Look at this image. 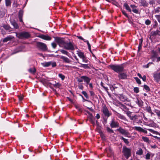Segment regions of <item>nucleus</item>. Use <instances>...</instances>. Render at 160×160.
<instances>
[{
	"label": "nucleus",
	"instance_id": "f257e3e1",
	"mask_svg": "<svg viewBox=\"0 0 160 160\" xmlns=\"http://www.w3.org/2000/svg\"><path fill=\"white\" fill-rule=\"evenodd\" d=\"M127 116L130 119L133 121V123H141L142 121L139 115H134L132 114L131 112L128 111L126 112Z\"/></svg>",
	"mask_w": 160,
	"mask_h": 160
},
{
	"label": "nucleus",
	"instance_id": "f03ea898",
	"mask_svg": "<svg viewBox=\"0 0 160 160\" xmlns=\"http://www.w3.org/2000/svg\"><path fill=\"white\" fill-rule=\"evenodd\" d=\"M109 68L117 73H120L123 71L124 67L122 64H110Z\"/></svg>",
	"mask_w": 160,
	"mask_h": 160
},
{
	"label": "nucleus",
	"instance_id": "7ed1b4c3",
	"mask_svg": "<svg viewBox=\"0 0 160 160\" xmlns=\"http://www.w3.org/2000/svg\"><path fill=\"white\" fill-rule=\"evenodd\" d=\"M16 37L19 39H23L28 38L30 37V34L27 32H23L19 33L15 32Z\"/></svg>",
	"mask_w": 160,
	"mask_h": 160
},
{
	"label": "nucleus",
	"instance_id": "20e7f679",
	"mask_svg": "<svg viewBox=\"0 0 160 160\" xmlns=\"http://www.w3.org/2000/svg\"><path fill=\"white\" fill-rule=\"evenodd\" d=\"M122 152L126 158H128L131 156V149L124 146L122 147Z\"/></svg>",
	"mask_w": 160,
	"mask_h": 160
},
{
	"label": "nucleus",
	"instance_id": "39448f33",
	"mask_svg": "<svg viewBox=\"0 0 160 160\" xmlns=\"http://www.w3.org/2000/svg\"><path fill=\"white\" fill-rule=\"evenodd\" d=\"M36 46L38 48L42 51H45L48 49L46 44L41 42H37Z\"/></svg>",
	"mask_w": 160,
	"mask_h": 160
},
{
	"label": "nucleus",
	"instance_id": "423d86ee",
	"mask_svg": "<svg viewBox=\"0 0 160 160\" xmlns=\"http://www.w3.org/2000/svg\"><path fill=\"white\" fill-rule=\"evenodd\" d=\"M119 132L122 134L124 135L125 137L128 138H130V134L128 131L126 129H123L121 128H120L117 129Z\"/></svg>",
	"mask_w": 160,
	"mask_h": 160
},
{
	"label": "nucleus",
	"instance_id": "0eeeda50",
	"mask_svg": "<svg viewBox=\"0 0 160 160\" xmlns=\"http://www.w3.org/2000/svg\"><path fill=\"white\" fill-rule=\"evenodd\" d=\"M63 47L68 50H74L75 49L73 44L71 42H65Z\"/></svg>",
	"mask_w": 160,
	"mask_h": 160
},
{
	"label": "nucleus",
	"instance_id": "6e6552de",
	"mask_svg": "<svg viewBox=\"0 0 160 160\" xmlns=\"http://www.w3.org/2000/svg\"><path fill=\"white\" fill-rule=\"evenodd\" d=\"M55 41L60 47H63L65 44V41L61 38L56 37L55 39Z\"/></svg>",
	"mask_w": 160,
	"mask_h": 160
},
{
	"label": "nucleus",
	"instance_id": "1a4fd4ad",
	"mask_svg": "<svg viewBox=\"0 0 160 160\" xmlns=\"http://www.w3.org/2000/svg\"><path fill=\"white\" fill-rule=\"evenodd\" d=\"M132 129L135 130L137 131L140 132H142L145 134L147 133V131L145 129H143L140 127L135 126L132 128Z\"/></svg>",
	"mask_w": 160,
	"mask_h": 160
},
{
	"label": "nucleus",
	"instance_id": "9d476101",
	"mask_svg": "<svg viewBox=\"0 0 160 160\" xmlns=\"http://www.w3.org/2000/svg\"><path fill=\"white\" fill-rule=\"evenodd\" d=\"M110 126L112 128H116L119 127V123L114 119L112 120L110 124Z\"/></svg>",
	"mask_w": 160,
	"mask_h": 160
},
{
	"label": "nucleus",
	"instance_id": "9b49d317",
	"mask_svg": "<svg viewBox=\"0 0 160 160\" xmlns=\"http://www.w3.org/2000/svg\"><path fill=\"white\" fill-rule=\"evenodd\" d=\"M102 111L104 114L106 116L108 117L110 116V114L109 113L107 107L104 106L102 108Z\"/></svg>",
	"mask_w": 160,
	"mask_h": 160
},
{
	"label": "nucleus",
	"instance_id": "f8f14e48",
	"mask_svg": "<svg viewBox=\"0 0 160 160\" xmlns=\"http://www.w3.org/2000/svg\"><path fill=\"white\" fill-rule=\"evenodd\" d=\"M159 32V31L158 30L156 31H152L150 33V35L149 37L150 39L152 40V39L153 37L158 35Z\"/></svg>",
	"mask_w": 160,
	"mask_h": 160
},
{
	"label": "nucleus",
	"instance_id": "ddd939ff",
	"mask_svg": "<svg viewBox=\"0 0 160 160\" xmlns=\"http://www.w3.org/2000/svg\"><path fill=\"white\" fill-rule=\"evenodd\" d=\"M127 75L126 73L121 72L118 73V77L119 79H125L127 78Z\"/></svg>",
	"mask_w": 160,
	"mask_h": 160
},
{
	"label": "nucleus",
	"instance_id": "4468645a",
	"mask_svg": "<svg viewBox=\"0 0 160 160\" xmlns=\"http://www.w3.org/2000/svg\"><path fill=\"white\" fill-rule=\"evenodd\" d=\"M119 98L120 100L122 102H129L130 101L128 98L125 95L123 94H120L119 95Z\"/></svg>",
	"mask_w": 160,
	"mask_h": 160
},
{
	"label": "nucleus",
	"instance_id": "2eb2a0df",
	"mask_svg": "<svg viewBox=\"0 0 160 160\" xmlns=\"http://www.w3.org/2000/svg\"><path fill=\"white\" fill-rule=\"evenodd\" d=\"M83 79L85 83L86 84V86H87L91 81V78L86 76H84Z\"/></svg>",
	"mask_w": 160,
	"mask_h": 160
},
{
	"label": "nucleus",
	"instance_id": "dca6fc26",
	"mask_svg": "<svg viewBox=\"0 0 160 160\" xmlns=\"http://www.w3.org/2000/svg\"><path fill=\"white\" fill-rule=\"evenodd\" d=\"M130 7L132 8V11L134 13L136 14L139 13V12L137 8V6L135 5H130Z\"/></svg>",
	"mask_w": 160,
	"mask_h": 160
},
{
	"label": "nucleus",
	"instance_id": "f3484780",
	"mask_svg": "<svg viewBox=\"0 0 160 160\" xmlns=\"http://www.w3.org/2000/svg\"><path fill=\"white\" fill-rule=\"evenodd\" d=\"M38 37L46 40H50L51 39V38L50 36L43 34L40 35Z\"/></svg>",
	"mask_w": 160,
	"mask_h": 160
},
{
	"label": "nucleus",
	"instance_id": "a211bd4d",
	"mask_svg": "<svg viewBox=\"0 0 160 160\" xmlns=\"http://www.w3.org/2000/svg\"><path fill=\"white\" fill-rule=\"evenodd\" d=\"M119 106L120 108H121L122 110L124 111L125 112H126V113L127 112L129 111H128V109L127 107L121 103H119Z\"/></svg>",
	"mask_w": 160,
	"mask_h": 160
},
{
	"label": "nucleus",
	"instance_id": "6ab92c4d",
	"mask_svg": "<svg viewBox=\"0 0 160 160\" xmlns=\"http://www.w3.org/2000/svg\"><path fill=\"white\" fill-rule=\"evenodd\" d=\"M14 38V36L10 35L7 36L6 38H5L3 40L2 42H6L8 41L11 40L12 39Z\"/></svg>",
	"mask_w": 160,
	"mask_h": 160
},
{
	"label": "nucleus",
	"instance_id": "aec40b11",
	"mask_svg": "<svg viewBox=\"0 0 160 160\" xmlns=\"http://www.w3.org/2000/svg\"><path fill=\"white\" fill-rule=\"evenodd\" d=\"M154 78L157 81L160 80V73H154L153 75Z\"/></svg>",
	"mask_w": 160,
	"mask_h": 160
},
{
	"label": "nucleus",
	"instance_id": "412c9836",
	"mask_svg": "<svg viewBox=\"0 0 160 160\" xmlns=\"http://www.w3.org/2000/svg\"><path fill=\"white\" fill-rule=\"evenodd\" d=\"M60 58L62 59L64 62H65L69 63L70 62V59L66 57H64L63 56H61L60 57Z\"/></svg>",
	"mask_w": 160,
	"mask_h": 160
},
{
	"label": "nucleus",
	"instance_id": "4be33fe9",
	"mask_svg": "<svg viewBox=\"0 0 160 160\" xmlns=\"http://www.w3.org/2000/svg\"><path fill=\"white\" fill-rule=\"evenodd\" d=\"M3 28L7 31H8L9 32H10L12 31L11 30V28L10 26L8 24H4L3 25Z\"/></svg>",
	"mask_w": 160,
	"mask_h": 160
},
{
	"label": "nucleus",
	"instance_id": "5701e85b",
	"mask_svg": "<svg viewBox=\"0 0 160 160\" xmlns=\"http://www.w3.org/2000/svg\"><path fill=\"white\" fill-rule=\"evenodd\" d=\"M6 9L5 8H2L0 9V17H3L5 14Z\"/></svg>",
	"mask_w": 160,
	"mask_h": 160
},
{
	"label": "nucleus",
	"instance_id": "b1692460",
	"mask_svg": "<svg viewBox=\"0 0 160 160\" xmlns=\"http://www.w3.org/2000/svg\"><path fill=\"white\" fill-rule=\"evenodd\" d=\"M145 129L147 131V130H148L150 132H152L153 134H155L156 135H160V133L159 132H158L157 131H155L152 129H150V128H147V129L145 128Z\"/></svg>",
	"mask_w": 160,
	"mask_h": 160
},
{
	"label": "nucleus",
	"instance_id": "393cba45",
	"mask_svg": "<svg viewBox=\"0 0 160 160\" xmlns=\"http://www.w3.org/2000/svg\"><path fill=\"white\" fill-rule=\"evenodd\" d=\"M59 51L62 54L66 55H67L68 56L70 57V54L67 51L63 49H61L59 50Z\"/></svg>",
	"mask_w": 160,
	"mask_h": 160
},
{
	"label": "nucleus",
	"instance_id": "a878e982",
	"mask_svg": "<svg viewBox=\"0 0 160 160\" xmlns=\"http://www.w3.org/2000/svg\"><path fill=\"white\" fill-rule=\"evenodd\" d=\"M123 6L127 10H128L129 12H130L131 13V9L129 6L128 5L127 3H124Z\"/></svg>",
	"mask_w": 160,
	"mask_h": 160
},
{
	"label": "nucleus",
	"instance_id": "bb28decb",
	"mask_svg": "<svg viewBox=\"0 0 160 160\" xmlns=\"http://www.w3.org/2000/svg\"><path fill=\"white\" fill-rule=\"evenodd\" d=\"M12 25L13 26L14 28L16 29H17L19 28V26L18 24L15 21H12L11 22Z\"/></svg>",
	"mask_w": 160,
	"mask_h": 160
},
{
	"label": "nucleus",
	"instance_id": "cd10ccee",
	"mask_svg": "<svg viewBox=\"0 0 160 160\" xmlns=\"http://www.w3.org/2000/svg\"><path fill=\"white\" fill-rule=\"evenodd\" d=\"M42 65L44 67H48L50 66L51 64V62H45L42 63Z\"/></svg>",
	"mask_w": 160,
	"mask_h": 160
},
{
	"label": "nucleus",
	"instance_id": "c85d7f7f",
	"mask_svg": "<svg viewBox=\"0 0 160 160\" xmlns=\"http://www.w3.org/2000/svg\"><path fill=\"white\" fill-rule=\"evenodd\" d=\"M77 54L80 58H83V57L85 56L83 53L81 52H79L78 51Z\"/></svg>",
	"mask_w": 160,
	"mask_h": 160
},
{
	"label": "nucleus",
	"instance_id": "c756f323",
	"mask_svg": "<svg viewBox=\"0 0 160 160\" xmlns=\"http://www.w3.org/2000/svg\"><path fill=\"white\" fill-rule=\"evenodd\" d=\"M141 5L143 6H147L148 4L145 0H141L140 2Z\"/></svg>",
	"mask_w": 160,
	"mask_h": 160
},
{
	"label": "nucleus",
	"instance_id": "7c9ffc66",
	"mask_svg": "<svg viewBox=\"0 0 160 160\" xmlns=\"http://www.w3.org/2000/svg\"><path fill=\"white\" fill-rule=\"evenodd\" d=\"M117 116L118 117L121 119H122V120H126V118L125 117L120 114H119V113H118V114H117Z\"/></svg>",
	"mask_w": 160,
	"mask_h": 160
},
{
	"label": "nucleus",
	"instance_id": "2f4dec72",
	"mask_svg": "<svg viewBox=\"0 0 160 160\" xmlns=\"http://www.w3.org/2000/svg\"><path fill=\"white\" fill-rule=\"evenodd\" d=\"M120 139L122 140H123L124 142L126 144H128L129 143V142L128 139H126L124 138L123 137L121 136L120 137Z\"/></svg>",
	"mask_w": 160,
	"mask_h": 160
},
{
	"label": "nucleus",
	"instance_id": "473e14b6",
	"mask_svg": "<svg viewBox=\"0 0 160 160\" xmlns=\"http://www.w3.org/2000/svg\"><path fill=\"white\" fill-rule=\"evenodd\" d=\"M142 139L144 142L147 143H149L150 142V140H149V138L147 137L143 136L142 137Z\"/></svg>",
	"mask_w": 160,
	"mask_h": 160
},
{
	"label": "nucleus",
	"instance_id": "72a5a7b5",
	"mask_svg": "<svg viewBox=\"0 0 160 160\" xmlns=\"http://www.w3.org/2000/svg\"><path fill=\"white\" fill-rule=\"evenodd\" d=\"M143 151L141 148H140L136 152V154L139 155H141L142 154Z\"/></svg>",
	"mask_w": 160,
	"mask_h": 160
},
{
	"label": "nucleus",
	"instance_id": "f704fd0d",
	"mask_svg": "<svg viewBox=\"0 0 160 160\" xmlns=\"http://www.w3.org/2000/svg\"><path fill=\"white\" fill-rule=\"evenodd\" d=\"M136 102L139 106H142V105L143 102L141 100L137 99V100Z\"/></svg>",
	"mask_w": 160,
	"mask_h": 160
},
{
	"label": "nucleus",
	"instance_id": "c9c22d12",
	"mask_svg": "<svg viewBox=\"0 0 160 160\" xmlns=\"http://www.w3.org/2000/svg\"><path fill=\"white\" fill-rule=\"evenodd\" d=\"M152 64H154L152 62H149L147 64L143 65V67L145 68H148Z\"/></svg>",
	"mask_w": 160,
	"mask_h": 160
},
{
	"label": "nucleus",
	"instance_id": "e433bc0d",
	"mask_svg": "<svg viewBox=\"0 0 160 160\" xmlns=\"http://www.w3.org/2000/svg\"><path fill=\"white\" fill-rule=\"evenodd\" d=\"M11 3V2L10 0H5V4L6 6H10Z\"/></svg>",
	"mask_w": 160,
	"mask_h": 160
},
{
	"label": "nucleus",
	"instance_id": "4c0bfd02",
	"mask_svg": "<svg viewBox=\"0 0 160 160\" xmlns=\"http://www.w3.org/2000/svg\"><path fill=\"white\" fill-rule=\"evenodd\" d=\"M84 76H81L80 78H77V81L78 82H82L83 81Z\"/></svg>",
	"mask_w": 160,
	"mask_h": 160
},
{
	"label": "nucleus",
	"instance_id": "58836bf2",
	"mask_svg": "<svg viewBox=\"0 0 160 160\" xmlns=\"http://www.w3.org/2000/svg\"><path fill=\"white\" fill-rule=\"evenodd\" d=\"M81 66H80L81 67H82L84 68L85 69H87V68H89V67L88 66V65L87 64H83L80 63Z\"/></svg>",
	"mask_w": 160,
	"mask_h": 160
},
{
	"label": "nucleus",
	"instance_id": "ea45409f",
	"mask_svg": "<svg viewBox=\"0 0 160 160\" xmlns=\"http://www.w3.org/2000/svg\"><path fill=\"white\" fill-rule=\"evenodd\" d=\"M154 112L156 113L158 117L160 119V111L158 109H155Z\"/></svg>",
	"mask_w": 160,
	"mask_h": 160
},
{
	"label": "nucleus",
	"instance_id": "a19ab883",
	"mask_svg": "<svg viewBox=\"0 0 160 160\" xmlns=\"http://www.w3.org/2000/svg\"><path fill=\"white\" fill-rule=\"evenodd\" d=\"M53 85L54 87L58 88H59L61 86V84L59 82H57L55 84H53Z\"/></svg>",
	"mask_w": 160,
	"mask_h": 160
},
{
	"label": "nucleus",
	"instance_id": "79ce46f5",
	"mask_svg": "<svg viewBox=\"0 0 160 160\" xmlns=\"http://www.w3.org/2000/svg\"><path fill=\"white\" fill-rule=\"evenodd\" d=\"M133 91L134 92L137 93L139 92V88L137 87H134L133 88Z\"/></svg>",
	"mask_w": 160,
	"mask_h": 160
},
{
	"label": "nucleus",
	"instance_id": "37998d69",
	"mask_svg": "<svg viewBox=\"0 0 160 160\" xmlns=\"http://www.w3.org/2000/svg\"><path fill=\"white\" fill-rule=\"evenodd\" d=\"M58 77L61 78L62 80H63L65 78V76L62 73H59L58 74Z\"/></svg>",
	"mask_w": 160,
	"mask_h": 160
},
{
	"label": "nucleus",
	"instance_id": "c03bdc74",
	"mask_svg": "<svg viewBox=\"0 0 160 160\" xmlns=\"http://www.w3.org/2000/svg\"><path fill=\"white\" fill-rule=\"evenodd\" d=\"M160 12V8L158 7L154 9V12L155 13H158Z\"/></svg>",
	"mask_w": 160,
	"mask_h": 160
},
{
	"label": "nucleus",
	"instance_id": "a18cd8bd",
	"mask_svg": "<svg viewBox=\"0 0 160 160\" xmlns=\"http://www.w3.org/2000/svg\"><path fill=\"white\" fill-rule=\"evenodd\" d=\"M82 93L84 96L87 99L88 98V96L86 91H82Z\"/></svg>",
	"mask_w": 160,
	"mask_h": 160
},
{
	"label": "nucleus",
	"instance_id": "49530a36",
	"mask_svg": "<svg viewBox=\"0 0 160 160\" xmlns=\"http://www.w3.org/2000/svg\"><path fill=\"white\" fill-rule=\"evenodd\" d=\"M23 12L22 10H20L19 12L18 13V17H22L23 15Z\"/></svg>",
	"mask_w": 160,
	"mask_h": 160
},
{
	"label": "nucleus",
	"instance_id": "de8ad7c7",
	"mask_svg": "<svg viewBox=\"0 0 160 160\" xmlns=\"http://www.w3.org/2000/svg\"><path fill=\"white\" fill-rule=\"evenodd\" d=\"M134 79L137 82L138 84H141V82L140 79H139L138 77H134Z\"/></svg>",
	"mask_w": 160,
	"mask_h": 160
},
{
	"label": "nucleus",
	"instance_id": "09e8293b",
	"mask_svg": "<svg viewBox=\"0 0 160 160\" xmlns=\"http://www.w3.org/2000/svg\"><path fill=\"white\" fill-rule=\"evenodd\" d=\"M28 71L30 73H33L35 72L36 69L34 68L33 69L30 68L29 69Z\"/></svg>",
	"mask_w": 160,
	"mask_h": 160
},
{
	"label": "nucleus",
	"instance_id": "8fccbe9b",
	"mask_svg": "<svg viewBox=\"0 0 160 160\" xmlns=\"http://www.w3.org/2000/svg\"><path fill=\"white\" fill-rule=\"evenodd\" d=\"M82 59L83 62L85 63H88V60L87 59L86 57L85 56L83 58H81Z\"/></svg>",
	"mask_w": 160,
	"mask_h": 160
},
{
	"label": "nucleus",
	"instance_id": "3c124183",
	"mask_svg": "<svg viewBox=\"0 0 160 160\" xmlns=\"http://www.w3.org/2000/svg\"><path fill=\"white\" fill-rule=\"evenodd\" d=\"M107 130L108 132L110 133H112L114 132L113 130L110 129L109 127H107Z\"/></svg>",
	"mask_w": 160,
	"mask_h": 160
},
{
	"label": "nucleus",
	"instance_id": "603ef678",
	"mask_svg": "<svg viewBox=\"0 0 160 160\" xmlns=\"http://www.w3.org/2000/svg\"><path fill=\"white\" fill-rule=\"evenodd\" d=\"M150 154L149 153H147L145 155V158L146 159L148 160L150 159Z\"/></svg>",
	"mask_w": 160,
	"mask_h": 160
},
{
	"label": "nucleus",
	"instance_id": "864d4df0",
	"mask_svg": "<svg viewBox=\"0 0 160 160\" xmlns=\"http://www.w3.org/2000/svg\"><path fill=\"white\" fill-rule=\"evenodd\" d=\"M103 83L102 82H101V86L102 87L105 89V90L108 93V95H109V92H108V88L107 87H105L103 85Z\"/></svg>",
	"mask_w": 160,
	"mask_h": 160
},
{
	"label": "nucleus",
	"instance_id": "5fc2aeb1",
	"mask_svg": "<svg viewBox=\"0 0 160 160\" xmlns=\"http://www.w3.org/2000/svg\"><path fill=\"white\" fill-rule=\"evenodd\" d=\"M144 88L147 91H150V88H149L148 86L146 85H144L143 86Z\"/></svg>",
	"mask_w": 160,
	"mask_h": 160
},
{
	"label": "nucleus",
	"instance_id": "6e6d98bb",
	"mask_svg": "<svg viewBox=\"0 0 160 160\" xmlns=\"http://www.w3.org/2000/svg\"><path fill=\"white\" fill-rule=\"evenodd\" d=\"M155 17L156 18L158 22L160 23V15H155Z\"/></svg>",
	"mask_w": 160,
	"mask_h": 160
},
{
	"label": "nucleus",
	"instance_id": "4d7b16f0",
	"mask_svg": "<svg viewBox=\"0 0 160 160\" xmlns=\"http://www.w3.org/2000/svg\"><path fill=\"white\" fill-rule=\"evenodd\" d=\"M142 41H141L139 43L138 47V51H140V50L141 49L142 47Z\"/></svg>",
	"mask_w": 160,
	"mask_h": 160
},
{
	"label": "nucleus",
	"instance_id": "13d9d810",
	"mask_svg": "<svg viewBox=\"0 0 160 160\" xmlns=\"http://www.w3.org/2000/svg\"><path fill=\"white\" fill-rule=\"evenodd\" d=\"M151 21L149 19L146 20L145 22V24L147 25H149L151 23Z\"/></svg>",
	"mask_w": 160,
	"mask_h": 160
},
{
	"label": "nucleus",
	"instance_id": "bf43d9fd",
	"mask_svg": "<svg viewBox=\"0 0 160 160\" xmlns=\"http://www.w3.org/2000/svg\"><path fill=\"white\" fill-rule=\"evenodd\" d=\"M146 110L148 112H149L152 110L151 107L150 106H147L146 107Z\"/></svg>",
	"mask_w": 160,
	"mask_h": 160
},
{
	"label": "nucleus",
	"instance_id": "052dcab7",
	"mask_svg": "<svg viewBox=\"0 0 160 160\" xmlns=\"http://www.w3.org/2000/svg\"><path fill=\"white\" fill-rule=\"evenodd\" d=\"M122 14L124 15L126 17L128 18V15L127 14V13L124 10H122Z\"/></svg>",
	"mask_w": 160,
	"mask_h": 160
},
{
	"label": "nucleus",
	"instance_id": "680f3d73",
	"mask_svg": "<svg viewBox=\"0 0 160 160\" xmlns=\"http://www.w3.org/2000/svg\"><path fill=\"white\" fill-rule=\"evenodd\" d=\"M52 47L54 48H55L57 46L55 42H52L51 44Z\"/></svg>",
	"mask_w": 160,
	"mask_h": 160
},
{
	"label": "nucleus",
	"instance_id": "e2e57ef3",
	"mask_svg": "<svg viewBox=\"0 0 160 160\" xmlns=\"http://www.w3.org/2000/svg\"><path fill=\"white\" fill-rule=\"evenodd\" d=\"M52 66V67H54L56 66V62H51V64Z\"/></svg>",
	"mask_w": 160,
	"mask_h": 160
},
{
	"label": "nucleus",
	"instance_id": "0e129e2a",
	"mask_svg": "<svg viewBox=\"0 0 160 160\" xmlns=\"http://www.w3.org/2000/svg\"><path fill=\"white\" fill-rule=\"evenodd\" d=\"M78 88L80 89L83 90V87L82 85H78Z\"/></svg>",
	"mask_w": 160,
	"mask_h": 160
},
{
	"label": "nucleus",
	"instance_id": "69168bd1",
	"mask_svg": "<svg viewBox=\"0 0 160 160\" xmlns=\"http://www.w3.org/2000/svg\"><path fill=\"white\" fill-rule=\"evenodd\" d=\"M18 98L20 101H21L23 99V97L21 96H19Z\"/></svg>",
	"mask_w": 160,
	"mask_h": 160
},
{
	"label": "nucleus",
	"instance_id": "338daca9",
	"mask_svg": "<svg viewBox=\"0 0 160 160\" xmlns=\"http://www.w3.org/2000/svg\"><path fill=\"white\" fill-rule=\"evenodd\" d=\"M147 126H148L150 127H154V124L153 123H148V125Z\"/></svg>",
	"mask_w": 160,
	"mask_h": 160
},
{
	"label": "nucleus",
	"instance_id": "774afa93",
	"mask_svg": "<svg viewBox=\"0 0 160 160\" xmlns=\"http://www.w3.org/2000/svg\"><path fill=\"white\" fill-rule=\"evenodd\" d=\"M158 25V22H157L156 21H155L154 22V24L153 26V27L154 28L155 27L157 26Z\"/></svg>",
	"mask_w": 160,
	"mask_h": 160
}]
</instances>
